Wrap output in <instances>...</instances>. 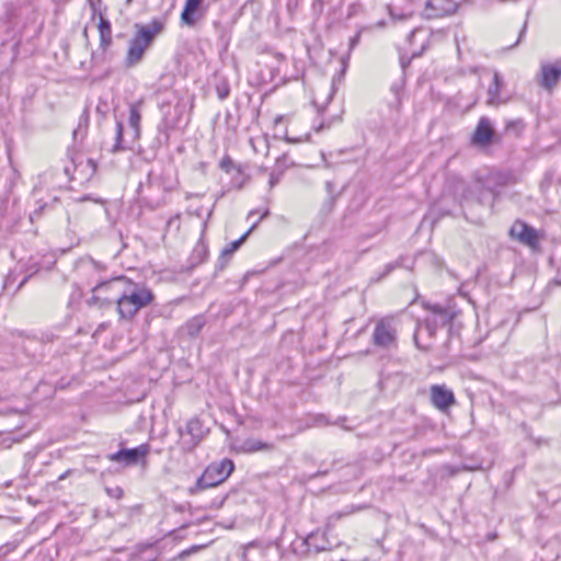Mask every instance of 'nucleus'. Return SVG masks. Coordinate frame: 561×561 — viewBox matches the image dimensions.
Wrapping results in <instances>:
<instances>
[{
  "mask_svg": "<svg viewBox=\"0 0 561 561\" xmlns=\"http://www.w3.org/2000/svg\"><path fill=\"white\" fill-rule=\"evenodd\" d=\"M154 295L142 284L133 283L125 276L101 282L92 289L89 306L116 304L121 319H131L140 309L152 302Z\"/></svg>",
  "mask_w": 561,
  "mask_h": 561,
  "instance_id": "1",
  "label": "nucleus"
},
{
  "mask_svg": "<svg viewBox=\"0 0 561 561\" xmlns=\"http://www.w3.org/2000/svg\"><path fill=\"white\" fill-rule=\"evenodd\" d=\"M234 469L231 459L225 458L220 462L210 463L204 473L196 480L195 484L188 489L190 494H196L208 488H214L228 479Z\"/></svg>",
  "mask_w": 561,
  "mask_h": 561,
  "instance_id": "2",
  "label": "nucleus"
},
{
  "mask_svg": "<svg viewBox=\"0 0 561 561\" xmlns=\"http://www.w3.org/2000/svg\"><path fill=\"white\" fill-rule=\"evenodd\" d=\"M450 321V316L448 310L443 309L440 307H435L433 309V313L424 319L422 322H417L413 340L417 348L426 351L430 348V344H422L421 340L423 337L433 339L436 334V331L439 327H444Z\"/></svg>",
  "mask_w": 561,
  "mask_h": 561,
  "instance_id": "3",
  "label": "nucleus"
},
{
  "mask_svg": "<svg viewBox=\"0 0 561 561\" xmlns=\"http://www.w3.org/2000/svg\"><path fill=\"white\" fill-rule=\"evenodd\" d=\"M178 433L181 450L185 454L193 451L205 435L204 425L196 417L188 420L184 427H179Z\"/></svg>",
  "mask_w": 561,
  "mask_h": 561,
  "instance_id": "4",
  "label": "nucleus"
},
{
  "mask_svg": "<svg viewBox=\"0 0 561 561\" xmlns=\"http://www.w3.org/2000/svg\"><path fill=\"white\" fill-rule=\"evenodd\" d=\"M371 341L374 345L382 348L396 346L397 329L392 318H382L376 323Z\"/></svg>",
  "mask_w": 561,
  "mask_h": 561,
  "instance_id": "5",
  "label": "nucleus"
},
{
  "mask_svg": "<svg viewBox=\"0 0 561 561\" xmlns=\"http://www.w3.org/2000/svg\"><path fill=\"white\" fill-rule=\"evenodd\" d=\"M496 141L491 119L486 116H481L470 136V145L478 148H488Z\"/></svg>",
  "mask_w": 561,
  "mask_h": 561,
  "instance_id": "6",
  "label": "nucleus"
},
{
  "mask_svg": "<svg viewBox=\"0 0 561 561\" xmlns=\"http://www.w3.org/2000/svg\"><path fill=\"white\" fill-rule=\"evenodd\" d=\"M510 236L531 250L539 248L541 238L539 231L525 221L516 220L510 229Z\"/></svg>",
  "mask_w": 561,
  "mask_h": 561,
  "instance_id": "7",
  "label": "nucleus"
},
{
  "mask_svg": "<svg viewBox=\"0 0 561 561\" xmlns=\"http://www.w3.org/2000/svg\"><path fill=\"white\" fill-rule=\"evenodd\" d=\"M459 3L456 0H426L423 14L426 19H444L456 14Z\"/></svg>",
  "mask_w": 561,
  "mask_h": 561,
  "instance_id": "8",
  "label": "nucleus"
},
{
  "mask_svg": "<svg viewBox=\"0 0 561 561\" xmlns=\"http://www.w3.org/2000/svg\"><path fill=\"white\" fill-rule=\"evenodd\" d=\"M149 453V444H141L135 448H122L116 453L110 454L107 458L113 462H124L126 466H133L138 462H146Z\"/></svg>",
  "mask_w": 561,
  "mask_h": 561,
  "instance_id": "9",
  "label": "nucleus"
},
{
  "mask_svg": "<svg viewBox=\"0 0 561 561\" xmlns=\"http://www.w3.org/2000/svg\"><path fill=\"white\" fill-rule=\"evenodd\" d=\"M208 7L204 0H185L180 14V21L183 25L193 27L207 14Z\"/></svg>",
  "mask_w": 561,
  "mask_h": 561,
  "instance_id": "10",
  "label": "nucleus"
},
{
  "mask_svg": "<svg viewBox=\"0 0 561 561\" xmlns=\"http://www.w3.org/2000/svg\"><path fill=\"white\" fill-rule=\"evenodd\" d=\"M431 402L432 404L445 412L450 407L456 404V398L451 390H449L445 385H433L430 388Z\"/></svg>",
  "mask_w": 561,
  "mask_h": 561,
  "instance_id": "11",
  "label": "nucleus"
},
{
  "mask_svg": "<svg viewBox=\"0 0 561 561\" xmlns=\"http://www.w3.org/2000/svg\"><path fill=\"white\" fill-rule=\"evenodd\" d=\"M96 28L99 33V50L102 55H105L113 44V33L111 22L101 12L98 14Z\"/></svg>",
  "mask_w": 561,
  "mask_h": 561,
  "instance_id": "12",
  "label": "nucleus"
},
{
  "mask_svg": "<svg viewBox=\"0 0 561 561\" xmlns=\"http://www.w3.org/2000/svg\"><path fill=\"white\" fill-rule=\"evenodd\" d=\"M164 30V21L160 19H153L150 24H137L135 36H137L148 47L153 42L154 37L161 34Z\"/></svg>",
  "mask_w": 561,
  "mask_h": 561,
  "instance_id": "13",
  "label": "nucleus"
},
{
  "mask_svg": "<svg viewBox=\"0 0 561 561\" xmlns=\"http://www.w3.org/2000/svg\"><path fill=\"white\" fill-rule=\"evenodd\" d=\"M561 78V65L560 64H545L540 68V85L551 91L559 82Z\"/></svg>",
  "mask_w": 561,
  "mask_h": 561,
  "instance_id": "14",
  "label": "nucleus"
},
{
  "mask_svg": "<svg viewBox=\"0 0 561 561\" xmlns=\"http://www.w3.org/2000/svg\"><path fill=\"white\" fill-rule=\"evenodd\" d=\"M300 546L306 547L304 552L319 553L330 549L325 535L321 531L309 534L301 540Z\"/></svg>",
  "mask_w": 561,
  "mask_h": 561,
  "instance_id": "15",
  "label": "nucleus"
},
{
  "mask_svg": "<svg viewBox=\"0 0 561 561\" xmlns=\"http://www.w3.org/2000/svg\"><path fill=\"white\" fill-rule=\"evenodd\" d=\"M149 47L145 43H142L137 36L134 35L128 45L125 59L126 65L128 67H133L138 64L142 59L145 51Z\"/></svg>",
  "mask_w": 561,
  "mask_h": 561,
  "instance_id": "16",
  "label": "nucleus"
},
{
  "mask_svg": "<svg viewBox=\"0 0 561 561\" xmlns=\"http://www.w3.org/2000/svg\"><path fill=\"white\" fill-rule=\"evenodd\" d=\"M257 222H254L238 240L230 242L220 253L219 261L221 265L227 262L231 255L239 250V248L245 242L250 233L253 231Z\"/></svg>",
  "mask_w": 561,
  "mask_h": 561,
  "instance_id": "17",
  "label": "nucleus"
},
{
  "mask_svg": "<svg viewBox=\"0 0 561 561\" xmlns=\"http://www.w3.org/2000/svg\"><path fill=\"white\" fill-rule=\"evenodd\" d=\"M219 168L227 174H231L233 176L244 178V168L237 163L229 154H225L220 162Z\"/></svg>",
  "mask_w": 561,
  "mask_h": 561,
  "instance_id": "18",
  "label": "nucleus"
},
{
  "mask_svg": "<svg viewBox=\"0 0 561 561\" xmlns=\"http://www.w3.org/2000/svg\"><path fill=\"white\" fill-rule=\"evenodd\" d=\"M206 324V319L203 314H197L186 321V323L183 325L182 330L190 336V337H196L204 325Z\"/></svg>",
  "mask_w": 561,
  "mask_h": 561,
  "instance_id": "19",
  "label": "nucleus"
},
{
  "mask_svg": "<svg viewBox=\"0 0 561 561\" xmlns=\"http://www.w3.org/2000/svg\"><path fill=\"white\" fill-rule=\"evenodd\" d=\"M502 80L497 72L493 73L492 82L490 87L488 88V104L489 105H499L501 103L500 94L502 90Z\"/></svg>",
  "mask_w": 561,
  "mask_h": 561,
  "instance_id": "20",
  "label": "nucleus"
},
{
  "mask_svg": "<svg viewBox=\"0 0 561 561\" xmlns=\"http://www.w3.org/2000/svg\"><path fill=\"white\" fill-rule=\"evenodd\" d=\"M79 165L81 167H85L87 170L84 172L81 173V175L79 176V180H88L92 176H94L98 172V162L91 158H88V159H81L79 161Z\"/></svg>",
  "mask_w": 561,
  "mask_h": 561,
  "instance_id": "21",
  "label": "nucleus"
},
{
  "mask_svg": "<svg viewBox=\"0 0 561 561\" xmlns=\"http://www.w3.org/2000/svg\"><path fill=\"white\" fill-rule=\"evenodd\" d=\"M140 121H141V114L139 111V104H131L129 106V117L128 122L129 125L134 128L136 134H139L140 130Z\"/></svg>",
  "mask_w": 561,
  "mask_h": 561,
  "instance_id": "22",
  "label": "nucleus"
},
{
  "mask_svg": "<svg viewBox=\"0 0 561 561\" xmlns=\"http://www.w3.org/2000/svg\"><path fill=\"white\" fill-rule=\"evenodd\" d=\"M124 125L122 122H117L115 125V142L111 149L112 153H117L125 150L123 145Z\"/></svg>",
  "mask_w": 561,
  "mask_h": 561,
  "instance_id": "23",
  "label": "nucleus"
},
{
  "mask_svg": "<svg viewBox=\"0 0 561 561\" xmlns=\"http://www.w3.org/2000/svg\"><path fill=\"white\" fill-rule=\"evenodd\" d=\"M365 507H366L365 505H362V506L350 505V506H346L344 510L332 514L331 518L340 519L342 517L350 516L356 512H359V511L364 510Z\"/></svg>",
  "mask_w": 561,
  "mask_h": 561,
  "instance_id": "24",
  "label": "nucleus"
},
{
  "mask_svg": "<svg viewBox=\"0 0 561 561\" xmlns=\"http://www.w3.org/2000/svg\"><path fill=\"white\" fill-rule=\"evenodd\" d=\"M525 127V124L522 119H512V121H508L506 124H505V129L506 130H517V131H522Z\"/></svg>",
  "mask_w": 561,
  "mask_h": 561,
  "instance_id": "25",
  "label": "nucleus"
},
{
  "mask_svg": "<svg viewBox=\"0 0 561 561\" xmlns=\"http://www.w3.org/2000/svg\"><path fill=\"white\" fill-rule=\"evenodd\" d=\"M105 491L108 496L117 499V500L121 499L124 494V491L121 486L106 488Z\"/></svg>",
  "mask_w": 561,
  "mask_h": 561,
  "instance_id": "26",
  "label": "nucleus"
},
{
  "mask_svg": "<svg viewBox=\"0 0 561 561\" xmlns=\"http://www.w3.org/2000/svg\"><path fill=\"white\" fill-rule=\"evenodd\" d=\"M249 450L259 451L263 449H268V445L262 442H249Z\"/></svg>",
  "mask_w": 561,
  "mask_h": 561,
  "instance_id": "27",
  "label": "nucleus"
},
{
  "mask_svg": "<svg viewBox=\"0 0 561 561\" xmlns=\"http://www.w3.org/2000/svg\"><path fill=\"white\" fill-rule=\"evenodd\" d=\"M551 284L559 285V286L561 285V265L558 267L557 275L552 279Z\"/></svg>",
  "mask_w": 561,
  "mask_h": 561,
  "instance_id": "28",
  "label": "nucleus"
},
{
  "mask_svg": "<svg viewBox=\"0 0 561 561\" xmlns=\"http://www.w3.org/2000/svg\"><path fill=\"white\" fill-rule=\"evenodd\" d=\"M100 295L102 297H114L115 296V291H113L111 289H104V290H102V293Z\"/></svg>",
  "mask_w": 561,
  "mask_h": 561,
  "instance_id": "29",
  "label": "nucleus"
},
{
  "mask_svg": "<svg viewBox=\"0 0 561 561\" xmlns=\"http://www.w3.org/2000/svg\"><path fill=\"white\" fill-rule=\"evenodd\" d=\"M82 36L85 41L87 44H90V37H89V32H88V26H84L83 31H82Z\"/></svg>",
  "mask_w": 561,
  "mask_h": 561,
  "instance_id": "30",
  "label": "nucleus"
},
{
  "mask_svg": "<svg viewBox=\"0 0 561 561\" xmlns=\"http://www.w3.org/2000/svg\"><path fill=\"white\" fill-rule=\"evenodd\" d=\"M393 268H394L393 264L387 265V268H386V272H385L383 276L387 275L388 273H390V271H392Z\"/></svg>",
  "mask_w": 561,
  "mask_h": 561,
  "instance_id": "31",
  "label": "nucleus"
},
{
  "mask_svg": "<svg viewBox=\"0 0 561 561\" xmlns=\"http://www.w3.org/2000/svg\"><path fill=\"white\" fill-rule=\"evenodd\" d=\"M358 38H359V35H356L352 42H351V46L353 47L357 42H358Z\"/></svg>",
  "mask_w": 561,
  "mask_h": 561,
  "instance_id": "32",
  "label": "nucleus"
},
{
  "mask_svg": "<svg viewBox=\"0 0 561 561\" xmlns=\"http://www.w3.org/2000/svg\"><path fill=\"white\" fill-rule=\"evenodd\" d=\"M28 277H24L23 280L20 283L19 285V288H21L26 282H27Z\"/></svg>",
  "mask_w": 561,
  "mask_h": 561,
  "instance_id": "33",
  "label": "nucleus"
},
{
  "mask_svg": "<svg viewBox=\"0 0 561 561\" xmlns=\"http://www.w3.org/2000/svg\"><path fill=\"white\" fill-rule=\"evenodd\" d=\"M268 214L270 213H267V211L262 213V215H261L259 220H263Z\"/></svg>",
  "mask_w": 561,
  "mask_h": 561,
  "instance_id": "34",
  "label": "nucleus"
},
{
  "mask_svg": "<svg viewBox=\"0 0 561 561\" xmlns=\"http://www.w3.org/2000/svg\"><path fill=\"white\" fill-rule=\"evenodd\" d=\"M210 215H211V211H208L207 213V219H209Z\"/></svg>",
  "mask_w": 561,
  "mask_h": 561,
  "instance_id": "35",
  "label": "nucleus"
},
{
  "mask_svg": "<svg viewBox=\"0 0 561 561\" xmlns=\"http://www.w3.org/2000/svg\"><path fill=\"white\" fill-rule=\"evenodd\" d=\"M294 545H297V543H294ZM294 550H296V551H297V550H298V547H297V546H294Z\"/></svg>",
  "mask_w": 561,
  "mask_h": 561,
  "instance_id": "36",
  "label": "nucleus"
},
{
  "mask_svg": "<svg viewBox=\"0 0 561 561\" xmlns=\"http://www.w3.org/2000/svg\"><path fill=\"white\" fill-rule=\"evenodd\" d=\"M127 2L129 3V2H131V0H127Z\"/></svg>",
  "mask_w": 561,
  "mask_h": 561,
  "instance_id": "37",
  "label": "nucleus"
}]
</instances>
